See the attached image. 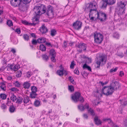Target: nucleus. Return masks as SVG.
Wrapping results in <instances>:
<instances>
[{
    "instance_id": "nucleus-1",
    "label": "nucleus",
    "mask_w": 127,
    "mask_h": 127,
    "mask_svg": "<svg viewBox=\"0 0 127 127\" xmlns=\"http://www.w3.org/2000/svg\"><path fill=\"white\" fill-rule=\"evenodd\" d=\"M120 87V85L118 82H115L112 83L109 86L103 87L101 89L102 93L107 96L111 95Z\"/></svg>"
},
{
    "instance_id": "nucleus-2",
    "label": "nucleus",
    "mask_w": 127,
    "mask_h": 127,
    "mask_svg": "<svg viewBox=\"0 0 127 127\" xmlns=\"http://www.w3.org/2000/svg\"><path fill=\"white\" fill-rule=\"evenodd\" d=\"M33 10L36 15H39L45 13L46 8L44 5L39 4L34 7Z\"/></svg>"
},
{
    "instance_id": "nucleus-3",
    "label": "nucleus",
    "mask_w": 127,
    "mask_h": 127,
    "mask_svg": "<svg viewBox=\"0 0 127 127\" xmlns=\"http://www.w3.org/2000/svg\"><path fill=\"white\" fill-rule=\"evenodd\" d=\"M96 9V6L95 4H94L93 3L88 4L87 5L85 10H86V11L87 10L88 11L89 10L90 13L89 14V17L91 20H94V18L95 19V20L97 19L95 17H96V15H95V16L91 17V16L92 15V11H94V12H95Z\"/></svg>"
},
{
    "instance_id": "nucleus-4",
    "label": "nucleus",
    "mask_w": 127,
    "mask_h": 127,
    "mask_svg": "<svg viewBox=\"0 0 127 127\" xmlns=\"http://www.w3.org/2000/svg\"><path fill=\"white\" fill-rule=\"evenodd\" d=\"M106 61V57L104 55H100L97 58V61L96 62V67L99 68L100 64L102 65L105 64Z\"/></svg>"
},
{
    "instance_id": "nucleus-5",
    "label": "nucleus",
    "mask_w": 127,
    "mask_h": 127,
    "mask_svg": "<svg viewBox=\"0 0 127 127\" xmlns=\"http://www.w3.org/2000/svg\"><path fill=\"white\" fill-rule=\"evenodd\" d=\"M95 42L97 44H100L102 41L103 37L102 34L100 33L95 32L93 35Z\"/></svg>"
},
{
    "instance_id": "nucleus-6",
    "label": "nucleus",
    "mask_w": 127,
    "mask_h": 127,
    "mask_svg": "<svg viewBox=\"0 0 127 127\" xmlns=\"http://www.w3.org/2000/svg\"><path fill=\"white\" fill-rule=\"evenodd\" d=\"M95 13L96 15L97 19H98L100 20L101 21H104L106 20V15L104 13L102 12H98L97 11H95Z\"/></svg>"
},
{
    "instance_id": "nucleus-7",
    "label": "nucleus",
    "mask_w": 127,
    "mask_h": 127,
    "mask_svg": "<svg viewBox=\"0 0 127 127\" xmlns=\"http://www.w3.org/2000/svg\"><path fill=\"white\" fill-rule=\"evenodd\" d=\"M32 23H29L26 20H23L22 23L25 25L29 26H35L37 24L38 22V18L35 17L32 19Z\"/></svg>"
},
{
    "instance_id": "nucleus-8",
    "label": "nucleus",
    "mask_w": 127,
    "mask_h": 127,
    "mask_svg": "<svg viewBox=\"0 0 127 127\" xmlns=\"http://www.w3.org/2000/svg\"><path fill=\"white\" fill-rule=\"evenodd\" d=\"M37 90V88L34 86H32L31 87V90L32 92L30 94L31 97L32 98H34L36 97L37 95L36 93Z\"/></svg>"
},
{
    "instance_id": "nucleus-9",
    "label": "nucleus",
    "mask_w": 127,
    "mask_h": 127,
    "mask_svg": "<svg viewBox=\"0 0 127 127\" xmlns=\"http://www.w3.org/2000/svg\"><path fill=\"white\" fill-rule=\"evenodd\" d=\"M47 14L50 18H52L54 17V12L53 7L50 6H48Z\"/></svg>"
},
{
    "instance_id": "nucleus-10",
    "label": "nucleus",
    "mask_w": 127,
    "mask_h": 127,
    "mask_svg": "<svg viewBox=\"0 0 127 127\" xmlns=\"http://www.w3.org/2000/svg\"><path fill=\"white\" fill-rule=\"evenodd\" d=\"M81 94L79 92H76L71 96L72 100L75 102H76L78 101V99L79 96L81 95Z\"/></svg>"
},
{
    "instance_id": "nucleus-11",
    "label": "nucleus",
    "mask_w": 127,
    "mask_h": 127,
    "mask_svg": "<svg viewBox=\"0 0 127 127\" xmlns=\"http://www.w3.org/2000/svg\"><path fill=\"white\" fill-rule=\"evenodd\" d=\"M82 23L80 21H77L73 25V27L76 30H78L81 28Z\"/></svg>"
},
{
    "instance_id": "nucleus-12",
    "label": "nucleus",
    "mask_w": 127,
    "mask_h": 127,
    "mask_svg": "<svg viewBox=\"0 0 127 127\" xmlns=\"http://www.w3.org/2000/svg\"><path fill=\"white\" fill-rule=\"evenodd\" d=\"M125 9L117 7L116 8L115 11L118 15H120L125 13Z\"/></svg>"
},
{
    "instance_id": "nucleus-13",
    "label": "nucleus",
    "mask_w": 127,
    "mask_h": 127,
    "mask_svg": "<svg viewBox=\"0 0 127 127\" xmlns=\"http://www.w3.org/2000/svg\"><path fill=\"white\" fill-rule=\"evenodd\" d=\"M21 0H10L11 5L15 7L19 5L21 3Z\"/></svg>"
},
{
    "instance_id": "nucleus-14",
    "label": "nucleus",
    "mask_w": 127,
    "mask_h": 127,
    "mask_svg": "<svg viewBox=\"0 0 127 127\" xmlns=\"http://www.w3.org/2000/svg\"><path fill=\"white\" fill-rule=\"evenodd\" d=\"M39 30L42 34L45 33L48 31V29L44 25H42L41 27H40Z\"/></svg>"
},
{
    "instance_id": "nucleus-15",
    "label": "nucleus",
    "mask_w": 127,
    "mask_h": 127,
    "mask_svg": "<svg viewBox=\"0 0 127 127\" xmlns=\"http://www.w3.org/2000/svg\"><path fill=\"white\" fill-rule=\"evenodd\" d=\"M117 4L118 7L126 9L125 6L127 5V2L120 1Z\"/></svg>"
},
{
    "instance_id": "nucleus-16",
    "label": "nucleus",
    "mask_w": 127,
    "mask_h": 127,
    "mask_svg": "<svg viewBox=\"0 0 127 127\" xmlns=\"http://www.w3.org/2000/svg\"><path fill=\"white\" fill-rule=\"evenodd\" d=\"M23 102L25 104H27V105H28L31 103L29 97L27 96H25L24 98Z\"/></svg>"
},
{
    "instance_id": "nucleus-17",
    "label": "nucleus",
    "mask_w": 127,
    "mask_h": 127,
    "mask_svg": "<svg viewBox=\"0 0 127 127\" xmlns=\"http://www.w3.org/2000/svg\"><path fill=\"white\" fill-rule=\"evenodd\" d=\"M100 90H97L96 91H94L93 92V93L95 96L99 97H101L102 95L100 93Z\"/></svg>"
},
{
    "instance_id": "nucleus-18",
    "label": "nucleus",
    "mask_w": 127,
    "mask_h": 127,
    "mask_svg": "<svg viewBox=\"0 0 127 127\" xmlns=\"http://www.w3.org/2000/svg\"><path fill=\"white\" fill-rule=\"evenodd\" d=\"M87 45L84 43L79 44L78 46V47L80 49H82L84 51L86 50Z\"/></svg>"
},
{
    "instance_id": "nucleus-19",
    "label": "nucleus",
    "mask_w": 127,
    "mask_h": 127,
    "mask_svg": "<svg viewBox=\"0 0 127 127\" xmlns=\"http://www.w3.org/2000/svg\"><path fill=\"white\" fill-rule=\"evenodd\" d=\"M94 121L95 124L96 125H99L101 124V121L99 119L98 117L96 116L94 118Z\"/></svg>"
},
{
    "instance_id": "nucleus-20",
    "label": "nucleus",
    "mask_w": 127,
    "mask_h": 127,
    "mask_svg": "<svg viewBox=\"0 0 127 127\" xmlns=\"http://www.w3.org/2000/svg\"><path fill=\"white\" fill-rule=\"evenodd\" d=\"M46 41L45 38L43 37H40L37 39V43H44Z\"/></svg>"
},
{
    "instance_id": "nucleus-21",
    "label": "nucleus",
    "mask_w": 127,
    "mask_h": 127,
    "mask_svg": "<svg viewBox=\"0 0 127 127\" xmlns=\"http://www.w3.org/2000/svg\"><path fill=\"white\" fill-rule=\"evenodd\" d=\"M9 95L10 97V99L13 102L15 101L16 99V97L13 94H10Z\"/></svg>"
},
{
    "instance_id": "nucleus-22",
    "label": "nucleus",
    "mask_w": 127,
    "mask_h": 127,
    "mask_svg": "<svg viewBox=\"0 0 127 127\" xmlns=\"http://www.w3.org/2000/svg\"><path fill=\"white\" fill-rule=\"evenodd\" d=\"M88 112L90 113L91 115L93 116L95 115V113L94 110L91 108H89L88 110Z\"/></svg>"
},
{
    "instance_id": "nucleus-23",
    "label": "nucleus",
    "mask_w": 127,
    "mask_h": 127,
    "mask_svg": "<svg viewBox=\"0 0 127 127\" xmlns=\"http://www.w3.org/2000/svg\"><path fill=\"white\" fill-rule=\"evenodd\" d=\"M49 55L50 56H56V53L55 50L54 49H51L50 51Z\"/></svg>"
},
{
    "instance_id": "nucleus-24",
    "label": "nucleus",
    "mask_w": 127,
    "mask_h": 127,
    "mask_svg": "<svg viewBox=\"0 0 127 127\" xmlns=\"http://www.w3.org/2000/svg\"><path fill=\"white\" fill-rule=\"evenodd\" d=\"M108 4L106 0H103L102 2L101 7L102 8H105Z\"/></svg>"
},
{
    "instance_id": "nucleus-25",
    "label": "nucleus",
    "mask_w": 127,
    "mask_h": 127,
    "mask_svg": "<svg viewBox=\"0 0 127 127\" xmlns=\"http://www.w3.org/2000/svg\"><path fill=\"white\" fill-rule=\"evenodd\" d=\"M108 4L110 5H112L114 4L116 2L115 0H106Z\"/></svg>"
},
{
    "instance_id": "nucleus-26",
    "label": "nucleus",
    "mask_w": 127,
    "mask_h": 127,
    "mask_svg": "<svg viewBox=\"0 0 127 127\" xmlns=\"http://www.w3.org/2000/svg\"><path fill=\"white\" fill-rule=\"evenodd\" d=\"M23 86L24 88L25 89H28L30 86V83L27 82H25L23 84Z\"/></svg>"
},
{
    "instance_id": "nucleus-27",
    "label": "nucleus",
    "mask_w": 127,
    "mask_h": 127,
    "mask_svg": "<svg viewBox=\"0 0 127 127\" xmlns=\"http://www.w3.org/2000/svg\"><path fill=\"white\" fill-rule=\"evenodd\" d=\"M39 48L40 50L42 51L46 50V48L45 46L43 44H41L39 46Z\"/></svg>"
},
{
    "instance_id": "nucleus-28",
    "label": "nucleus",
    "mask_w": 127,
    "mask_h": 127,
    "mask_svg": "<svg viewBox=\"0 0 127 127\" xmlns=\"http://www.w3.org/2000/svg\"><path fill=\"white\" fill-rule=\"evenodd\" d=\"M83 68L84 69L87 68L89 71H91V67L89 66H88L86 64H85L83 66Z\"/></svg>"
},
{
    "instance_id": "nucleus-29",
    "label": "nucleus",
    "mask_w": 127,
    "mask_h": 127,
    "mask_svg": "<svg viewBox=\"0 0 127 127\" xmlns=\"http://www.w3.org/2000/svg\"><path fill=\"white\" fill-rule=\"evenodd\" d=\"M0 84L1 85L0 87L1 89L3 91L5 90L6 88L4 84L3 83H1Z\"/></svg>"
},
{
    "instance_id": "nucleus-30",
    "label": "nucleus",
    "mask_w": 127,
    "mask_h": 127,
    "mask_svg": "<svg viewBox=\"0 0 127 127\" xmlns=\"http://www.w3.org/2000/svg\"><path fill=\"white\" fill-rule=\"evenodd\" d=\"M1 108L3 111L5 112L7 109V107L5 104H3L1 105Z\"/></svg>"
},
{
    "instance_id": "nucleus-31",
    "label": "nucleus",
    "mask_w": 127,
    "mask_h": 127,
    "mask_svg": "<svg viewBox=\"0 0 127 127\" xmlns=\"http://www.w3.org/2000/svg\"><path fill=\"white\" fill-rule=\"evenodd\" d=\"M40 101L38 100H36L34 102V104L36 107H38L40 105Z\"/></svg>"
},
{
    "instance_id": "nucleus-32",
    "label": "nucleus",
    "mask_w": 127,
    "mask_h": 127,
    "mask_svg": "<svg viewBox=\"0 0 127 127\" xmlns=\"http://www.w3.org/2000/svg\"><path fill=\"white\" fill-rule=\"evenodd\" d=\"M23 37L24 39L26 41L29 40V36L27 34H24L23 35Z\"/></svg>"
},
{
    "instance_id": "nucleus-33",
    "label": "nucleus",
    "mask_w": 127,
    "mask_h": 127,
    "mask_svg": "<svg viewBox=\"0 0 127 127\" xmlns=\"http://www.w3.org/2000/svg\"><path fill=\"white\" fill-rule=\"evenodd\" d=\"M15 108L14 106H11L10 107L9 111L11 113H13L15 111Z\"/></svg>"
},
{
    "instance_id": "nucleus-34",
    "label": "nucleus",
    "mask_w": 127,
    "mask_h": 127,
    "mask_svg": "<svg viewBox=\"0 0 127 127\" xmlns=\"http://www.w3.org/2000/svg\"><path fill=\"white\" fill-rule=\"evenodd\" d=\"M78 109L81 111H83L84 109V107L81 104L78 106Z\"/></svg>"
},
{
    "instance_id": "nucleus-35",
    "label": "nucleus",
    "mask_w": 127,
    "mask_h": 127,
    "mask_svg": "<svg viewBox=\"0 0 127 127\" xmlns=\"http://www.w3.org/2000/svg\"><path fill=\"white\" fill-rule=\"evenodd\" d=\"M32 0H21V3L23 2V3L26 4L29 3Z\"/></svg>"
},
{
    "instance_id": "nucleus-36",
    "label": "nucleus",
    "mask_w": 127,
    "mask_h": 127,
    "mask_svg": "<svg viewBox=\"0 0 127 127\" xmlns=\"http://www.w3.org/2000/svg\"><path fill=\"white\" fill-rule=\"evenodd\" d=\"M10 90L11 91L16 92L19 91L18 89L16 88L15 87H13L10 89Z\"/></svg>"
},
{
    "instance_id": "nucleus-37",
    "label": "nucleus",
    "mask_w": 127,
    "mask_h": 127,
    "mask_svg": "<svg viewBox=\"0 0 127 127\" xmlns=\"http://www.w3.org/2000/svg\"><path fill=\"white\" fill-rule=\"evenodd\" d=\"M7 24L8 26L10 27L12 26L13 25V23L10 20H7Z\"/></svg>"
},
{
    "instance_id": "nucleus-38",
    "label": "nucleus",
    "mask_w": 127,
    "mask_h": 127,
    "mask_svg": "<svg viewBox=\"0 0 127 127\" xmlns=\"http://www.w3.org/2000/svg\"><path fill=\"white\" fill-rule=\"evenodd\" d=\"M57 74L60 76H62L63 75V70H58L57 71Z\"/></svg>"
},
{
    "instance_id": "nucleus-39",
    "label": "nucleus",
    "mask_w": 127,
    "mask_h": 127,
    "mask_svg": "<svg viewBox=\"0 0 127 127\" xmlns=\"http://www.w3.org/2000/svg\"><path fill=\"white\" fill-rule=\"evenodd\" d=\"M68 89L71 92H73L74 90V87L72 86H69Z\"/></svg>"
},
{
    "instance_id": "nucleus-40",
    "label": "nucleus",
    "mask_w": 127,
    "mask_h": 127,
    "mask_svg": "<svg viewBox=\"0 0 127 127\" xmlns=\"http://www.w3.org/2000/svg\"><path fill=\"white\" fill-rule=\"evenodd\" d=\"M20 68V66L18 65H16L14 66H13V70L14 71L17 70Z\"/></svg>"
},
{
    "instance_id": "nucleus-41",
    "label": "nucleus",
    "mask_w": 127,
    "mask_h": 127,
    "mask_svg": "<svg viewBox=\"0 0 127 127\" xmlns=\"http://www.w3.org/2000/svg\"><path fill=\"white\" fill-rule=\"evenodd\" d=\"M16 76L17 77H20L22 75V72L21 71H18L16 72Z\"/></svg>"
},
{
    "instance_id": "nucleus-42",
    "label": "nucleus",
    "mask_w": 127,
    "mask_h": 127,
    "mask_svg": "<svg viewBox=\"0 0 127 127\" xmlns=\"http://www.w3.org/2000/svg\"><path fill=\"white\" fill-rule=\"evenodd\" d=\"M56 34V31L55 30H53L51 31V34L53 36H54Z\"/></svg>"
},
{
    "instance_id": "nucleus-43",
    "label": "nucleus",
    "mask_w": 127,
    "mask_h": 127,
    "mask_svg": "<svg viewBox=\"0 0 127 127\" xmlns=\"http://www.w3.org/2000/svg\"><path fill=\"white\" fill-rule=\"evenodd\" d=\"M78 101H80L81 103H83L84 102V98L80 95L78 99Z\"/></svg>"
},
{
    "instance_id": "nucleus-44",
    "label": "nucleus",
    "mask_w": 127,
    "mask_h": 127,
    "mask_svg": "<svg viewBox=\"0 0 127 127\" xmlns=\"http://www.w3.org/2000/svg\"><path fill=\"white\" fill-rule=\"evenodd\" d=\"M0 97L3 99H4L6 98V95L4 94H2L0 95Z\"/></svg>"
},
{
    "instance_id": "nucleus-45",
    "label": "nucleus",
    "mask_w": 127,
    "mask_h": 127,
    "mask_svg": "<svg viewBox=\"0 0 127 127\" xmlns=\"http://www.w3.org/2000/svg\"><path fill=\"white\" fill-rule=\"evenodd\" d=\"M42 57L43 59L46 61H47L48 59V56L45 55H42Z\"/></svg>"
},
{
    "instance_id": "nucleus-46",
    "label": "nucleus",
    "mask_w": 127,
    "mask_h": 127,
    "mask_svg": "<svg viewBox=\"0 0 127 127\" xmlns=\"http://www.w3.org/2000/svg\"><path fill=\"white\" fill-rule=\"evenodd\" d=\"M22 100L23 99L22 98H18L17 99V102L19 103H21L22 102Z\"/></svg>"
},
{
    "instance_id": "nucleus-47",
    "label": "nucleus",
    "mask_w": 127,
    "mask_h": 127,
    "mask_svg": "<svg viewBox=\"0 0 127 127\" xmlns=\"http://www.w3.org/2000/svg\"><path fill=\"white\" fill-rule=\"evenodd\" d=\"M117 67H116L115 68H113L110 69V72L111 73L115 72L118 69Z\"/></svg>"
},
{
    "instance_id": "nucleus-48",
    "label": "nucleus",
    "mask_w": 127,
    "mask_h": 127,
    "mask_svg": "<svg viewBox=\"0 0 127 127\" xmlns=\"http://www.w3.org/2000/svg\"><path fill=\"white\" fill-rule=\"evenodd\" d=\"M113 36L114 37L117 39L119 37V34L117 32H115L114 33Z\"/></svg>"
},
{
    "instance_id": "nucleus-49",
    "label": "nucleus",
    "mask_w": 127,
    "mask_h": 127,
    "mask_svg": "<svg viewBox=\"0 0 127 127\" xmlns=\"http://www.w3.org/2000/svg\"><path fill=\"white\" fill-rule=\"evenodd\" d=\"M56 56H51V61L53 62H55L56 61V59L55 58Z\"/></svg>"
},
{
    "instance_id": "nucleus-50",
    "label": "nucleus",
    "mask_w": 127,
    "mask_h": 127,
    "mask_svg": "<svg viewBox=\"0 0 127 127\" xmlns=\"http://www.w3.org/2000/svg\"><path fill=\"white\" fill-rule=\"evenodd\" d=\"M15 86L19 87L20 86V84L18 81H16L15 83Z\"/></svg>"
},
{
    "instance_id": "nucleus-51",
    "label": "nucleus",
    "mask_w": 127,
    "mask_h": 127,
    "mask_svg": "<svg viewBox=\"0 0 127 127\" xmlns=\"http://www.w3.org/2000/svg\"><path fill=\"white\" fill-rule=\"evenodd\" d=\"M74 62V61H72L70 65V68H73L74 66L75 65Z\"/></svg>"
},
{
    "instance_id": "nucleus-52",
    "label": "nucleus",
    "mask_w": 127,
    "mask_h": 127,
    "mask_svg": "<svg viewBox=\"0 0 127 127\" xmlns=\"http://www.w3.org/2000/svg\"><path fill=\"white\" fill-rule=\"evenodd\" d=\"M7 70H8V69H10V70H13V66L12 65H10V66H8L7 67Z\"/></svg>"
},
{
    "instance_id": "nucleus-53",
    "label": "nucleus",
    "mask_w": 127,
    "mask_h": 127,
    "mask_svg": "<svg viewBox=\"0 0 127 127\" xmlns=\"http://www.w3.org/2000/svg\"><path fill=\"white\" fill-rule=\"evenodd\" d=\"M74 72V73L75 74L77 75H79V72L78 68H76L75 69Z\"/></svg>"
},
{
    "instance_id": "nucleus-54",
    "label": "nucleus",
    "mask_w": 127,
    "mask_h": 127,
    "mask_svg": "<svg viewBox=\"0 0 127 127\" xmlns=\"http://www.w3.org/2000/svg\"><path fill=\"white\" fill-rule=\"evenodd\" d=\"M31 75V73L30 72H28L27 73L26 75V76L28 78H29L30 77V76Z\"/></svg>"
},
{
    "instance_id": "nucleus-55",
    "label": "nucleus",
    "mask_w": 127,
    "mask_h": 127,
    "mask_svg": "<svg viewBox=\"0 0 127 127\" xmlns=\"http://www.w3.org/2000/svg\"><path fill=\"white\" fill-rule=\"evenodd\" d=\"M15 32L18 34H20L21 32L19 28L16 29L15 30Z\"/></svg>"
},
{
    "instance_id": "nucleus-56",
    "label": "nucleus",
    "mask_w": 127,
    "mask_h": 127,
    "mask_svg": "<svg viewBox=\"0 0 127 127\" xmlns=\"http://www.w3.org/2000/svg\"><path fill=\"white\" fill-rule=\"evenodd\" d=\"M32 43L33 44H35L37 43V40L36 41V40L33 39L32 41Z\"/></svg>"
},
{
    "instance_id": "nucleus-57",
    "label": "nucleus",
    "mask_w": 127,
    "mask_h": 127,
    "mask_svg": "<svg viewBox=\"0 0 127 127\" xmlns=\"http://www.w3.org/2000/svg\"><path fill=\"white\" fill-rule=\"evenodd\" d=\"M83 117L84 118L87 119L88 118V116L87 115V114H84L83 115Z\"/></svg>"
},
{
    "instance_id": "nucleus-58",
    "label": "nucleus",
    "mask_w": 127,
    "mask_h": 127,
    "mask_svg": "<svg viewBox=\"0 0 127 127\" xmlns=\"http://www.w3.org/2000/svg\"><path fill=\"white\" fill-rule=\"evenodd\" d=\"M124 75V73L122 71H120V72L119 75L121 77H122Z\"/></svg>"
},
{
    "instance_id": "nucleus-59",
    "label": "nucleus",
    "mask_w": 127,
    "mask_h": 127,
    "mask_svg": "<svg viewBox=\"0 0 127 127\" xmlns=\"http://www.w3.org/2000/svg\"><path fill=\"white\" fill-rule=\"evenodd\" d=\"M67 43L66 41H64L63 44V46L64 48H66L67 47Z\"/></svg>"
},
{
    "instance_id": "nucleus-60",
    "label": "nucleus",
    "mask_w": 127,
    "mask_h": 127,
    "mask_svg": "<svg viewBox=\"0 0 127 127\" xmlns=\"http://www.w3.org/2000/svg\"><path fill=\"white\" fill-rule=\"evenodd\" d=\"M96 110L98 112H102V110L99 108H97L96 109Z\"/></svg>"
},
{
    "instance_id": "nucleus-61",
    "label": "nucleus",
    "mask_w": 127,
    "mask_h": 127,
    "mask_svg": "<svg viewBox=\"0 0 127 127\" xmlns=\"http://www.w3.org/2000/svg\"><path fill=\"white\" fill-rule=\"evenodd\" d=\"M63 74L64 75H66L67 74V71H66L65 70H63Z\"/></svg>"
},
{
    "instance_id": "nucleus-62",
    "label": "nucleus",
    "mask_w": 127,
    "mask_h": 127,
    "mask_svg": "<svg viewBox=\"0 0 127 127\" xmlns=\"http://www.w3.org/2000/svg\"><path fill=\"white\" fill-rule=\"evenodd\" d=\"M109 124H112V122L110 118H108V120L107 121Z\"/></svg>"
},
{
    "instance_id": "nucleus-63",
    "label": "nucleus",
    "mask_w": 127,
    "mask_h": 127,
    "mask_svg": "<svg viewBox=\"0 0 127 127\" xmlns=\"http://www.w3.org/2000/svg\"><path fill=\"white\" fill-rule=\"evenodd\" d=\"M11 51L13 53V54H14L16 52L15 49L14 48H12L11 49Z\"/></svg>"
},
{
    "instance_id": "nucleus-64",
    "label": "nucleus",
    "mask_w": 127,
    "mask_h": 127,
    "mask_svg": "<svg viewBox=\"0 0 127 127\" xmlns=\"http://www.w3.org/2000/svg\"><path fill=\"white\" fill-rule=\"evenodd\" d=\"M124 124L127 127V119L125 120L124 121Z\"/></svg>"
}]
</instances>
